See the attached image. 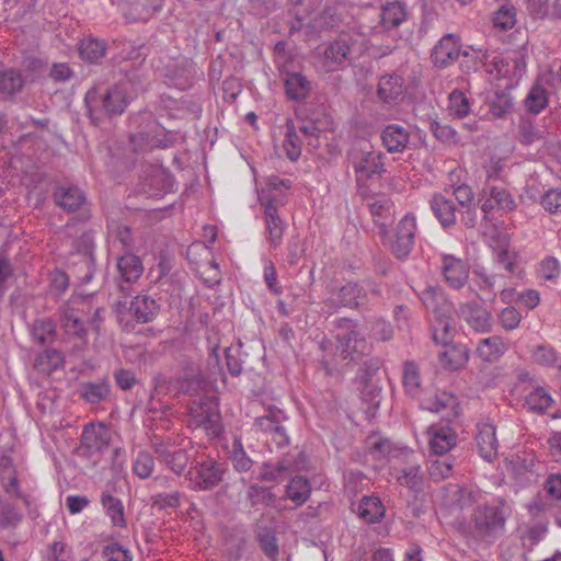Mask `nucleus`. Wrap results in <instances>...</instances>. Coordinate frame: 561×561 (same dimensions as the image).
I'll list each match as a JSON object with an SVG mask.
<instances>
[{"label":"nucleus","mask_w":561,"mask_h":561,"mask_svg":"<svg viewBox=\"0 0 561 561\" xmlns=\"http://www.w3.org/2000/svg\"><path fill=\"white\" fill-rule=\"evenodd\" d=\"M430 431V448L435 455L442 456L456 446L457 434L449 426H432Z\"/></svg>","instance_id":"nucleus-30"},{"label":"nucleus","mask_w":561,"mask_h":561,"mask_svg":"<svg viewBox=\"0 0 561 561\" xmlns=\"http://www.w3.org/2000/svg\"><path fill=\"white\" fill-rule=\"evenodd\" d=\"M101 504L114 526L126 527L125 508L121 499L105 490L101 494Z\"/></svg>","instance_id":"nucleus-38"},{"label":"nucleus","mask_w":561,"mask_h":561,"mask_svg":"<svg viewBox=\"0 0 561 561\" xmlns=\"http://www.w3.org/2000/svg\"><path fill=\"white\" fill-rule=\"evenodd\" d=\"M327 308L337 311L341 308L369 311L373 300L382 296L381 286L374 279L346 280L343 284H331L327 287Z\"/></svg>","instance_id":"nucleus-1"},{"label":"nucleus","mask_w":561,"mask_h":561,"mask_svg":"<svg viewBox=\"0 0 561 561\" xmlns=\"http://www.w3.org/2000/svg\"><path fill=\"white\" fill-rule=\"evenodd\" d=\"M442 273L449 287L460 289L467 283L469 271L462 260L445 254L442 259Z\"/></svg>","instance_id":"nucleus-19"},{"label":"nucleus","mask_w":561,"mask_h":561,"mask_svg":"<svg viewBox=\"0 0 561 561\" xmlns=\"http://www.w3.org/2000/svg\"><path fill=\"white\" fill-rule=\"evenodd\" d=\"M160 305L147 295L136 296L129 306V312L138 323L152 322L159 314Z\"/></svg>","instance_id":"nucleus-26"},{"label":"nucleus","mask_w":561,"mask_h":561,"mask_svg":"<svg viewBox=\"0 0 561 561\" xmlns=\"http://www.w3.org/2000/svg\"><path fill=\"white\" fill-rule=\"evenodd\" d=\"M228 472V465L213 457L202 458L192 463L185 478L191 482L194 491H211L217 488Z\"/></svg>","instance_id":"nucleus-4"},{"label":"nucleus","mask_w":561,"mask_h":561,"mask_svg":"<svg viewBox=\"0 0 561 561\" xmlns=\"http://www.w3.org/2000/svg\"><path fill=\"white\" fill-rule=\"evenodd\" d=\"M129 104V96L122 85L106 89L93 87L84 95V106L91 123L100 125L104 119L122 115Z\"/></svg>","instance_id":"nucleus-3"},{"label":"nucleus","mask_w":561,"mask_h":561,"mask_svg":"<svg viewBox=\"0 0 561 561\" xmlns=\"http://www.w3.org/2000/svg\"><path fill=\"white\" fill-rule=\"evenodd\" d=\"M528 10L540 20H561V0H530Z\"/></svg>","instance_id":"nucleus-40"},{"label":"nucleus","mask_w":561,"mask_h":561,"mask_svg":"<svg viewBox=\"0 0 561 561\" xmlns=\"http://www.w3.org/2000/svg\"><path fill=\"white\" fill-rule=\"evenodd\" d=\"M336 352L343 360L358 362L367 354L369 347L360 333H336Z\"/></svg>","instance_id":"nucleus-18"},{"label":"nucleus","mask_w":561,"mask_h":561,"mask_svg":"<svg viewBox=\"0 0 561 561\" xmlns=\"http://www.w3.org/2000/svg\"><path fill=\"white\" fill-rule=\"evenodd\" d=\"M79 397L87 403H100L110 396L111 386L107 381H88L80 383L78 388Z\"/></svg>","instance_id":"nucleus-37"},{"label":"nucleus","mask_w":561,"mask_h":561,"mask_svg":"<svg viewBox=\"0 0 561 561\" xmlns=\"http://www.w3.org/2000/svg\"><path fill=\"white\" fill-rule=\"evenodd\" d=\"M247 500L249 501L251 507H256L259 505L265 507H275L277 495L273 493L272 488L252 483L247 490Z\"/></svg>","instance_id":"nucleus-42"},{"label":"nucleus","mask_w":561,"mask_h":561,"mask_svg":"<svg viewBox=\"0 0 561 561\" xmlns=\"http://www.w3.org/2000/svg\"><path fill=\"white\" fill-rule=\"evenodd\" d=\"M369 336L377 342H389L393 339V328L383 318H373L368 321Z\"/></svg>","instance_id":"nucleus-53"},{"label":"nucleus","mask_w":561,"mask_h":561,"mask_svg":"<svg viewBox=\"0 0 561 561\" xmlns=\"http://www.w3.org/2000/svg\"><path fill=\"white\" fill-rule=\"evenodd\" d=\"M398 482L413 491H420L423 483L421 467L411 465L403 468L397 477Z\"/></svg>","instance_id":"nucleus-55"},{"label":"nucleus","mask_w":561,"mask_h":561,"mask_svg":"<svg viewBox=\"0 0 561 561\" xmlns=\"http://www.w3.org/2000/svg\"><path fill=\"white\" fill-rule=\"evenodd\" d=\"M543 139V130L538 128L529 117H522L518 123V140L524 146H530Z\"/></svg>","instance_id":"nucleus-48"},{"label":"nucleus","mask_w":561,"mask_h":561,"mask_svg":"<svg viewBox=\"0 0 561 561\" xmlns=\"http://www.w3.org/2000/svg\"><path fill=\"white\" fill-rule=\"evenodd\" d=\"M381 392V387L374 382L371 379L365 381L362 389V400L367 405V413L375 414L379 409L382 399Z\"/></svg>","instance_id":"nucleus-51"},{"label":"nucleus","mask_w":561,"mask_h":561,"mask_svg":"<svg viewBox=\"0 0 561 561\" xmlns=\"http://www.w3.org/2000/svg\"><path fill=\"white\" fill-rule=\"evenodd\" d=\"M55 205L67 213H76L77 222H85L91 218V210L85 193L78 186H57L53 192Z\"/></svg>","instance_id":"nucleus-10"},{"label":"nucleus","mask_w":561,"mask_h":561,"mask_svg":"<svg viewBox=\"0 0 561 561\" xmlns=\"http://www.w3.org/2000/svg\"><path fill=\"white\" fill-rule=\"evenodd\" d=\"M352 45L350 39L339 37L335 41L323 45L321 53V64L325 72L344 70L352 60Z\"/></svg>","instance_id":"nucleus-13"},{"label":"nucleus","mask_w":561,"mask_h":561,"mask_svg":"<svg viewBox=\"0 0 561 561\" xmlns=\"http://www.w3.org/2000/svg\"><path fill=\"white\" fill-rule=\"evenodd\" d=\"M21 519L22 515L13 504L7 500L0 499V528H14Z\"/></svg>","instance_id":"nucleus-59"},{"label":"nucleus","mask_w":561,"mask_h":561,"mask_svg":"<svg viewBox=\"0 0 561 561\" xmlns=\"http://www.w3.org/2000/svg\"><path fill=\"white\" fill-rule=\"evenodd\" d=\"M508 347V342L495 334L481 339L477 344L476 354L483 363L494 364L504 356Z\"/></svg>","instance_id":"nucleus-20"},{"label":"nucleus","mask_w":561,"mask_h":561,"mask_svg":"<svg viewBox=\"0 0 561 561\" xmlns=\"http://www.w3.org/2000/svg\"><path fill=\"white\" fill-rule=\"evenodd\" d=\"M382 145L390 153L403 152L407 148L410 134L405 127L399 124H390L381 131Z\"/></svg>","instance_id":"nucleus-27"},{"label":"nucleus","mask_w":561,"mask_h":561,"mask_svg":"<svg viewBox=\"0 0 561 561\" xmlns=\"http://www.w3.org/2000/svg\"><path fill=\"white\" fill-rule=\"evenodd\" d=\"M260 548L272 561H276L279 554L278 540L272 530L264 529L256 536Z\"/></svg>","instance_id":"nucleus-58"},{"label":"nucleus","mask_w":561,"mask_h":561,"mask_svg":"<svg viewBox=\"0 0 561 561\" xmlns=\"http://www.w3.org/2000/svg\"><path fill=\"white\" fill-rule=\"evenodd\" d=\"M442 346L444 351L439 352L438 359L445 369L455 371L467 365L470 357V351L467 345L449 342Z\"/></svg>","instance_id":"nucleus-23"},{"label":"nucleus","mask_w":561,"mask_h":561,"mask_svg":"<svg viewBox=\"0 0 561 561\" xmlns=\"http://www.w3.org/2000/svg\"><path fill=\"white\" fill-rule=\"evenodd\" d=\"M493 24L496 28L506 31L512 28L516 23V9L515 7L506 2L502 4L493 14Z\"/></svg>","instance_id":"nucleus-54"},{"label":"nucleus","mask_w":561,"mask_h":561,"mask_svg":"<svg viewBox=\"0 0 561 561\" xmlns=\"http://www.w3.org/2000/svg\"><path fill=\"white\" fill-rule=\"evenodd\" d=\"M420 299L425 309L432 313V319H450L453 317L454 304L440 287H426L420 293Z\"/></svg>","instance_id":"nucleus-16"},{"label":"nucleus","mask_w":561,"mask_h":561,"mask_svg":"<svg viewBox=\"0 0 561 561\" xmlns=\"http://www.w3.org/2000/svg\"><path fill=\"white\" fill-rule=\"evenodd\" d=\"M107 239L113 247L119 244L127 252L131 251L135 244L130 227L114 219L107 220Z\"/></svg>","instance_id":"nucleus-34"},{"label":"nucleus","mask_w":561,"mask_h":561,"mask_svg":"<svg viewBox=\"0 0 561 561\" xmlns=\"http://www.w3.org/2000/svg\"><path fill=\"white\" fill-rule=\"evenodd\" d=\"M402 382L405 391L410 396L414 397L419 393L421 385L420 371L419 367L413 362H407L404 364Z\"/></svg>","instance_id":"nucleus-56"},{"label":"nucleus","mask_w":561,"mask_h":561,"mask_svg":"<svg viewBox=\"0 0 561 561\" xmlns=\"http://www.w3.org/2000/svg\"><path fill=\"white\" fill-rule=\"evenodd\" d=\"M508 513L504 504H479L470 516L468 533L478 543L493 545L505 533Z\"/></svg>","instance_id":"nucleus-2"},{"label":"nucleus","mask_w":561,"mask_h":561,"mask_svg":"<svg viewBox=\"0 0 561 561\" xmlns=\"http://www.w3.org/2000/svg\"><path fill=\"white\" fill-rule=\"evenodd\" d=\"M449 111L455 117L462 118L470 112V101L460 90H454L449 94Z\"/></svg>","instance_id":"nucleus-62"},{"label":"nucleus","mask_w":561,"mask_h":561,"mask_svg":"<svg viewBox=\"0 0 561 561\" xmlns=\"http://www.w3.org/2000/svg\"><path fill=\"white\" fill-rule=\"evenodd\" d=\"M165 0H137L130 3L125 12L129 22H148L162 11Z\"/></svg>","instance_id":"nucleus-25"},{"label":"nucleus","mask_w":561,"mask_h":561,"mask_svg":"<svg viewBox=\"0 0 561 561\" xmlns=\"http://www.w3.org/2000/svg\"><path fill=\"white\" fill-rule=\"evenodd\" d=\"M404 80L401 76L391 73L380 77L377 96L385 104H398L403 100Z\"/></svg>","instance_id":"nucleus-22"},{"label":"nucleus","mask_w":561,"mask_h":561,"mask_svg":"<svg viewBox=\"0 0 561 561\" xmlns=\"http://www.w3.org/2000/svg\"><path fill=\"white\" fill-rule=\"evenodd\" d=\"M386 510L381 500L377 496H363L357 506L359 518L368 524L379 523L385 516Z\"/></svg>","instance_id":"nucleus-35"},{"label":"nucleus","mask_w":561,"mask_h":561,"mask_svg":"<svg viewBox=\"0 0 561 561\" xmlns=\"http://www.w3.org/2000/svg\"><path fill=\"white\" fill-rule=\"evenodd\" d=\"M489 106L490 112L495 117L502 118L511 113L513 108V98L506 90H496L490 98Z\"/></svg>","instance_id":"nucleus-50"},{"label":"nucleus","mask_w":561,"mask_h":561,"mask_svg":"<svg viewBox=\"0 0 561 561\" xmlns=\"http://www.w3.org/2000/svg\"><path fill=\"white\" fill-rule=\"evenodd\" d=\"M286 133L283 142V147L286 153V157L295 162L301 156V145L302 141L296 130L294 122L291 119H287L285 124Z\"/></svg>","instance_id":"nucleus-46"},{"label":"nucleus","mask_w":561,"mask_h":561,"mask_svg":"<svg viewBox=\"0 0 561 561\" xmlns=\"http://www.w3.org/2000/svg\"><path fill=\"white\" fill-rule=\"evenodd\" d=\"M195 421L203 426L208 436L219 437L222 434V425L218 412L211 411L207 404H201L195 415Z\"/></svg>","instance_id":"nucleus-41"},{"label":"nucleus","mask_w":561,"mask_h":561,"mask_svg":"<svg viewBox=\"0 0 561 561\" xmlns=\"http://www.w3.org/2000/svg\"><path fill=\"white\" fill-rule=\"evenodd\" d=\"M470 48L473 54L469 53V56L463 57L465 59L460 62V69L466 73L476 72L479 70L481 66L488 62V58L490 57V54L488 51H482L481 48Z\"/></svg>","instance_id":"nucleus-63"},{"label":"nucleus","mask_w":561,"mask_h":561,"mask_svg":"<svg viewBox=\"0 0 561 561\" xmlns=\"http://www.w3.org/2000/svg\"><path fill=\"white\" fill-rule=\"evenodd\" d=\"M552 397L541 387L535 388L526 397V404L531 411L543 414L552 404Z\"/></svg>","instance_id":"nucleus-52"},{"label":"nucleus","mask_w":561,"mask_h":561,"mask_svg":"<svg viewBox=\"0 0 561 561\" xmlns=\"http://www.w3.org/2000/svg\"><path fill=\"white\" fill-rule=\"evenodd\" d=\"M89 302L85 299H71L58 309L59 321L68 335L83 339L88 334V319L85 309Z\"/></svg>","instance_id":"nucleus-9"},{"label":"nucleus","mask_w":561,"mask_h":561,"mask_svg":"<svg viewBox=\"0 0 561 561\" xmlns=\"http://www.w3.org/2000/svg\"><path fill=\"white\" fill-rule=\"evenodd\" d=\"M479 203L484 219H488L492 210L510 213L516 208V202L510 191L496 185H485L482 188Z\"/></svg>","instance_id":"nucleus-15"},{"label":"nucleus","mask_w":561,"mask_h":561,"mask_svg":"<svg viewBox=\"0 0 561 561\" xmlns=\"http://www.w3.org/2000/svg\"><path fill=\"white\" fill-rule=\"evenodd\" d=\"M179 388L188 394L197 393L205 385L203 375L198 371H186L178 379Z\"/></svg>","instance_id":"nucleus-61"},{"label":"nucleus","mask_w":561,"mask_h":561,"mask_svg":"<svg viewBox=\"0 0 561 561\" xmlns=\"http://www.w3.org/2000/svg\"><path fill=\"white\" fill-rule=\"evenodd\" d=\"M25 85V79L22 73L13 68L0 71V99L13 101L22 92Z\"/></svg>","instance_id":"nucleus-29"},{"label":"nucleus","mask_w":561,"mask_h":561,"mask_svg":"<svg viewBox=\"0 0 561 561\" xmlns=\"http://www.w3.org/2000/svg\"><path fill=\"white\" fill-rule=\"evenodd\" d=\"M454 318L431 319L432 340L436 345H446L454 339Z\"/></svg>","instance_id":"nucleus-45"},{"label":"nucleus","mask_w":561,"mask_h":561,"mask_svg":"<svg viewBox=\"0 0 561 561\" xmlns=\"http://www.w3.org/2000/svg\"><path fill=\"white\" fill-rule=\"evenodd\" d=\"M421 407L431 412L442 413L445 419L450 420L457 415L458 400L450 392H440L423 400Z\"/></svg>","instance_id":"nucleus-28"},{"label":"nucleus","mask_w":561,"mask_h":561,"mask_svg":"<svg viewBox=\"0 0 561 561\" xmlns=\"http://www.w3.org/2000/svg\"><path fill=\"white\" fill-rule=\"evenodd\" d=\"M310 494L309 480L302 476L294 477L286 486V496L298 506L306 503Z\"/></svg>","instance_id":"nucleus-43"},{"label":"nucleus","mask_w":561,"mask_h":561,"mask_svg":"<svg viewBox=\"0 0 561 561\" xmlns=\"http://www.w3.org/2000/svg\"><path fill=\"white\" fill-rule=\"evenodd\" d=\"M430 204L434 216L444 228L455 226L457 208L451 199L447 198L443 194H435L433 195Z\"/></svg>","instance_id":"nucleus-31"},{"label":"nucleus","mask_w":561,"mask_h":561,"mask_svg":"<svg viewBox=\"0 0 561 561\" xmlns=\"http://www.w3.org/2000/svg\"><path fill=\"white\" fill-rule=\"evenodd\" d=\"M257 199L263 207L266 241L268 242L270 249L275 250L282 244L284 233L287 229V224L278 214L280 201L264 190L259 192Z\"/></svg>","instance_id":"nucleus-7"},{"label":"nucleus","mask_w":561,"mask_h":561,"mask_svg":"<svg viewBox=\"0 0 561 561\" xmlns=\"http://www.w3.org/2000/svg\"><path fill=\"white\" fill-rule=\"evenodd\" d=\"M286 421H288V416L283 410L268 407L264 415L254 420V426L265 435L267 443L271 442L280 449L290 443V436L284 424Z\"/></svg>","instance_id":"nucleus-8"},{"label":"nucleus","mask_w":561,"mask_h":561,"mask_svg":"<svg viewBox=\"0 0 561 561\" xmlns=\"http://www.w3.org/2000/svg\"><path fill=\"white\" fill-rule=\"evenodd\" d=\"M107 50V44L104 39L95 37H85L81 39L79 44V56L88 64L98 65L101 64L105 57Z\"/></svg>","instance_id":"nucleus-33"},{"label":"nucleus","mask_w":561,"mask_h":561,"mask_svg":"<svg viewBox=\"0 0 561 561\" xmlns=\"http://www.w3.org/2000/svg\"><path fill=\"white\" fill-rule=\"evenodd\" d=\"M405 8L401 2H387L382 5L380 22L385 28L399 26L405 19Z\"/></svg>","instance_id":"nucleus-47"},{"label":"nucleus","mask_w":561,"mask_h":561,"mask_svg":"<svg viewBox=\"0 0 561 561\" xmlns=\"http://www.w3.org/2000/svg\"><path fill=\"white\" fill-rule=\"evenodd\" d=\"M154 469V459L147 450H140L133 462L134 473L145 480L148 479Z\"/></svg>","instance_id":"nucleus-57"},{"label":"nucleus","mask_w":561,"mask_h":561,"mask_svg":"<svg viewBox=\"0 0 561 561\" xmlns=\"http://www.w3.org/2000/svg\"><path fill=\"white\" fill-rule=\"evenodd\" d=\"M476 442L480 456L491 462L496 456L499 448L495 426L491 423H483L479 425Z\"/></svg>","instance_id":"nucleus-24"},{"label":"nucleus","mask_w":561,"mask_h":561,"mask_svg":"<svg viewBox=\"0 0 561 561\" xmlns=\"http://www.w3.org/2000/svg\"><path fill=\"white\" fill-rule=\"evenodd\" d=\"M117 270L126 283L136 282L144 272V265L139 256L126 252L117 259Z\"/></svg>","instance_id":"nucleus-36"},{"label":"nucleus","mask_w":561,"mask_h":561,"mask_svg":"<svg viewBox=\"0 0 561 561\" xmlns=\"http://www.w3.org/2000/svg\"><path fill=\"white\" fill-rule=\"evenodd\" d=\"M104 561H131V552L117 542L106 545L102 549Z\"/></svg>","instance_id":"nucleus-64"},{"label":"nucleus","mask_w":561,"mask_h":561,"mask_svg":"<svg viewBox=\"0 0 561 561\" xmlns=\"http://www.w3.org/2000/svg\"><path fill=\"white\" fill-rule=\"evenodd\" d=\"M284 81L285 94L291 101H305L311 91L312 84L306 76L296 71L280 70Z\"/></svg>","instance_id":"nucleus-21"},{"label":"nucleus","mask_w":561,"mask_h":561,"mask_svg":"<svg viewBox=\"0 0 561 561\" xmlns=\"http://www.w3.org/2000/svg\"><path fill=\"white\" fill-rule=\"evenodd\" d=\"M129 125L134 129L129 135V141L135 152L148 150V142L153 139L157 133L161 131V125L149 111L133 115Z\"/></svg>","instance_id":"nucleus-11"},{"label":"nucleus","mask_w":561,"mask_h":561,"mask_svg":"<svg viewBox=\"0 0 561 561\" xmlns=\"http://www.w3.org/2000/svg\"><path fill=\"white\" fill-rule=\"evenodd\" d=\"M229 459L232 462L234 471L239 473L249 472L254 465V461L244 450L240 437H234L229 450Z\"/></svg>","instance_id":"nucleus-44"},{"label":"nucleus","mask_w":561,"mask_h":561,"mask_svg":"<svg viewBox=\"0 0 561 561\" xmlns=\"http://www.w3.org/2000/svg\"><path fill=\"white\" fill-rule=\"evenodd\" d=\"M468 57L469 50L461 49L460 37L456 34H445L432 48L431 61L437 69L451 66L459 56Z\"/></svg>","instance_id":"nucleus-12"},{"label":"nucleus","mask_w":561,"mask_h":561,"mask_svg":"<svg viewBox=\"0 0 561 561\" xmlns=\"http://www.w3.org/2000/svg\"><path fill=\"white\" fill-rule=\"evenodd\" d=\"M182 497L183 493L180 491L160 492L151 496V506L158 511L178 508L181 505Z\"/></svg>","instance_id":"nucleus-60"},{"label":"nucleus","mask_w":561,"mask_h":561,"mask_svg":"<svg viewBox=\"0 0 561 561\" xmlns=\"http://www.w3.org/2000/svg\"><path fill=\"white\" fill-rule=\"evenodd\" d=\"M112 440L111 430L103 423H89L83 427L80 445L88 455L102 453Z\"/></svg>","instance_id":"nucleus-17"},{"label":"nucleus","mask_w":561,"mask_h":561,"mask_svg":"<svg viewBox=\"0 0 561 561\" xmlns=\"http://www.w3.org/2000/svg\"><path fill=\"white\" fill-rule=\"evenodd\" d=\"M417 226L413 214L404 215L397 224L392 233L388 232L382 242L392 255L399 261H405L412 253L415 244Z\"/></svg>","instance_id":"nucleus-6"},{"label":"nucleus","mask_w":561,"mask_h":561,"mask_svg":"<svg viewBox=\"0 0 561 561\" xmlns=\"http://www.w3.org/2000/svg\"><path fill=\"white\" fill-rule=\"evenodd\" d=\"M357 182L380 179L386 173L383 153L373 149L370 145L353 147L348 153Z\"/></svg>","instance_id":"nucleus-5"},{"label":"nucleus","mask_w":561,"mask_h":561,"mask_svg":"<svg viewBox=\"0 0 561 561\" xmlns=\"http://www.w3.org/2000/svg\"><path fill=\"white\" fill-rule=\"evenodd\" d=\"M525 107L531 114H539L548 105V92L540 84H534L524 100Z\"/></svg>","instance_id":"nucleus-49"},{"label":"nucleus","mask_w":561,"mask_h":561,"mask_svg":"<svg viewBox=\"0 0 561 561\" xmlns=\"http://www.w3.org/2000/svg\"><path fill=\"white\" fill-rule=\"evenodd\" d=\"M57 324L51 318H37L31 325L33 341L42 346L53 344L57 340Z\"/></svg>","instance_id":"nucleus-32"},{"label":"nucleus","mask_w":561,"mask_h":561,"mask_svg":"<svg viewBox=\"0 0 561 561\" xmlns=\"http://www.w3.org/2000/svg\"><path fill=\"white\" fill-rule=\"evenodd\" d=\"M458 317L476 333L485 334L493 330L491 312L478 301L460 302L457 309Z\"/></svg>","instance_id":"nucleus-14"},{"label":"nucleus","mask_w":561,"mask_h":561,"mask_svg":"<svg viewBox=\"0 0 561 561\" xmlns=\"http://www.w3.org/2000/svg\"><path fill=\"white\" fill-rule=\"evenodd\" d=\"M65 356L56 348H46L39 353L34 362V368L42 374L50 375L64 367Z\"/></svg>","instance_id":"nucleus-39"}]
</instances>
